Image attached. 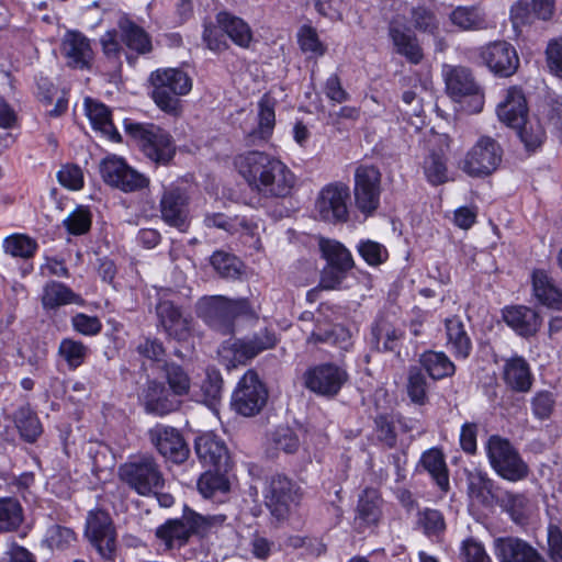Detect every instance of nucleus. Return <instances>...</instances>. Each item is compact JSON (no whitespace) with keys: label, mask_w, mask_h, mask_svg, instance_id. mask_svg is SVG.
Wrapping results in <instances>:
<instances>
[{"label":"nucleus","mask_w":562,"mask_h":562,"mask_svg":"<svg viewBox=\"0 0 562 562\" xmlns=\"http://www.w3.org/2000/svg\"><path fill=\"white\" fill-rule=\"evenodd\" d=\"M447 345L454 351H470L471 339L465 330L464 324L459 317H451L445 321Z\"/></svg>","instance_id":"8fccbe9b"},{"label":"nucleus","mask_w":562,"mask_h":562,"mask_svg":"<svg viewBox=\"0 0 562 562\" xmlns=\"http://www.w3.org/2000/svg\"><path fill=\"white\" fill-rule=\"evenodd\" d=\"M506 384L517 392H528L532 386L529 364L522 357L515 356L507 360L504 368Z\"/></svg>","instance_id":"4c0bfd02"},{"label":"nucleus","mask_w":562,"mask_h":562,"mask_svg":"<svg viewBox=\"0 0 562 562\" xmlns=\"http://www.w3.org/2000/svg\"><path fill=\"white\" fill-rule=\"evenodd\" d=\"M59 184L70 191H79L85 187L82 169L72 162L61 165L56 173Z\"/></svg>","instance_id":"052dcab7"},{"label":"nucleus","mask_w":562,"mask_h":562,"mask_svg":"<svg viewBox=\"0 0 562 562\" xmlns=\"http://www.w3.org/2000/svg\"><path fill=\"white\" fill-rule=\"evenodd\" d=\"M536 116V125H528L526 122L516 127L527 150H535L544 143V126L551 127L562 137V95L555 91H547L537 104Z\"/></svg>","instance_id":"0eeeda50"},{"label":"nucleus","mask_w":562,"mask_h":562,"mask_svg":"<svg viewBox=\"0 0 562 562\" xmlns=\"http://www.w3.org/2000/svg\"><path fill=\"white\" fill-rule=\"evenodd\" d=\"M23 518V508L16 498L0 497V532L16 530Z\"/></svg>","instance_id":"c03bdc74"},{"label":"nucleus","mask_w":562,"mask_h":562,"mask_svg":"<svg viewBox=\"0 0 562 562\" xmlns=\"http://www.w3.org/2000/svg\"><path fill=\"white\" fill-rule=\"evenodd\" d=\"M165 378L171 393L176 396L187 395L191 387V380L183 368L176 363L164 366Z\"/></svg>","instance_id":"864d4df0"},{"label":"nucleus","mask_w":562,"mask_h":562,"mask_svg":"<svg viewBox=\"0 0 562 562\" xmlns=\"http://www.w3.org/2000/svg\"><path fill=\"white\" fill-rule=\"evenodd\" d=\"M356 248L359 256L370 267H378L389 259L386 247L375 240L361 239Z\"/></svg>","instance_id":"6e6d98bb"},{"label":"nucleus","mask_w":562,"mask_h":562,"mask_svg":"<svg viewBox=\"0 0 562 562\" xmlns=\"http://www.w3.org/2000/svg\"><path fill=\"white\" fill-rule=\"evenodd\" d=\"M86 115L93 131L114 144L123 143V137L113 123L112 110L101 101L87 98L85 100Z\"/></svg>","instance_id":"bb28decb"},{"label":"nucleus","mask_w":562,"mask_h":562,"mask_svg":"<svg viewBox=\"0 0 562 562\" xmlns=\"http://www.w3.org/2000/svg\"><path fill=\"white\" fill-rule=\"evenodd\" d=\"M226 516L200 515L186 507L179 519H169L156 529V537L165 544L166 549L181 548L192 535L205 536L213 529L222 526Z\"/></svg>","instance_id":"423d86ee"},{"label":"nucleus","mask_w":562,"mask_h":562,"mask_svg":"<svg viewBox=\"0 0 562 562\" xmlns=\"http://www.w3.org/2000/svg\"><path fill=\"white\" fill-rule=\"evenodd\" d=\"M420 464L430 474L441 491L447 492L449 490L448 469L445 457L440 450L432 448L424 452Z\"/></svg>","instance_id":"58836bf2"},{"label":"nucleus","mask_w":562,"mask_h":562,"mask_svg":"<svg viewBox=\"0 0 562 562\" xmlns=\"http://www.w3.org/2000/svg\"><path fill=\"white\" fill-rule=\"evenodd\" d=\"M93 215L88 205L79 204L63 221V226L71 236H82L88 234L92 227Z\"/></svg>","instance_id":"a18cd8bd"},{"label":"nucleus","mask_w":562,"mask_h":562,"mask_svg":"<svg viewBox=\"0 0 562 562\" xmlns=\"http://www.w3.org/2000/svg\"><path fill=\"white\" fill-rule=\"evenodd\" d=\"M198 490L204 498H214L226 494L229 483L226 476L218 471H206L198 481Z\"/></svg>","instance_id":"de8ad7c7"},{"label":"nucleus","mask_w":562,"mask_h":562,"mask_svg":"<svg viewBox=\"0 0 562 562\" xmlns=\"http://www.w3.org/2000/svg\"><path fill=\"white\" fill-rule=\"evenodd\" d=\"M389 37L394 52L404 57L411 65H419L425 55L415 33L404 24H391Z\"/></svg>","instance_id":"cd10ccee"},{"label":"nucleus","mask_w":562,"mask_h":562,"mask_svg":"<svg viewBox=\"0 0 562 562\" xmlns=\"http://www.w3.org/2000/svg\"><path fill=\"white\" fill-rule=\"evenodd\" d=\"M223 379L218 369L213 366L205 368V375L200 384V396L209 406L214 405L222 395Z\"/></svg>","instance_id":"09e8293b"},{"label":"nucleus","mask_w":562,"mask_h":562,"mask_svg":"<svg viewBox=\"0 0 562 562\" xmlns=\"http://www.w3.org/2000/svg\"><path fill=\"white\" fill-rule=\"evenodd\" d=\"M412 22L414 27L423 33L435 35L439 31V21L430 8L417 5L412 9Z\"/></svg>","instance_id":"13d9d810"},{"label":"nucleus","mask_w":562,"mask_h":562,"mask_svg":"<svg viewBox=\"0 0 562 562\" xmlns=\"http://www.w3.org/2000/svg\"><path fill=\"white\" fill-rule=\"evenodd\" d=\"M151 445L166 459L181 463L189 456V448L175 427L157 424L148 430Z\"/></svg>","instance_id":"4be33fe9"},{"label":"nucleus","mask_w":562,"mask_h":562,"mask_svg":"<svg viewBox=\"0 0 562 562\" xmlns=\"http://www.w3.org/2000/svg\"><path fill=\"white\" fill-rule=\"evenodd\" d=\"M313 336L317 341L335 346L342 351H347L351 346V333L344 326H334L330 330L325 331L324 335L313 333Z\"/></svg>","instance_id":"0e129e2a"},{"label":"nucleus","mask_w":562,"mask_h":562,"mask_svg":"<svg viewBox=\"0 0 562 562\" xmlns=\"http://www.w3.org/2000/svg\"><path fill=\"white\" fill-rule=\"evenodd\" d=\"M263 497L271 515L282 520L299 505L302 493L292 480L282 474H276L267 481Z\"/></svg>","instance_id":"f8f14e48"},{"label":"nucleus","mask_w":562,"mask_h":562,"mask_svg":"<svg viewBox=\"0 0 562 562\" xmlns=\"http://www.w3.org/2000/svg\"><path fill=\"white\" fill-rule=\"evenodd\" d=\"M159 323L169 337L178 341H186L191 336L192 319L183 317L179 306L171 301H161L156 306Z\"/></svg>","instance_id":"a878e982"},{"label":"nucleus","mask_w":562,"mask_h":562,"mask_svg":"<svg viewBox=\"0 0 562 562\" xmlns=\"http://www.w3.org/2000/svg\"><path fill=\"white\" fill-rule=\"evenodd\" d=\"M484 449L491 468L502 479L518 482L528 476L527 463L508 439L492 435L486 440Z\"/></svg>","instance_id":"1a4fd4ad"},{"label":"nucleus","mask_w":562,"mask_h":562,"mask_svg":"<svg viewBox=\"0 0 562 562\" xmlns=\"http://www.w3.org/2000/svg\"><path fill=\"white\" fill-rule=\"evenodd\" d=\"M407 394L411 401L417 405H424L427 401V381L422 371L412 368L407 378Z\"/></svg>","instance_id":"e2e57ef3"},{"label":"nucleus","mask_w":562,"mask_h":562,"mask_svg":"<svg viewBox=\"0 0 562 562\" xmlns=\"http://www.w3.org/2000/svg\"><path fill=\"white\" fill-rule=\"evenodd\" d=\"M479 57L483 65L497 78L514 76L520 66L516 47L505 40L493 41L481 46Z\"/></svg>","instance_id":"2eb2a0df"},{"label":"nucleus","mask_w":562,"mask_h":562,"mask_svg":"<svg viewBox=\"0 0 562 562\" xmlns=\"http://www.w3.org/2000/svg\"><path fill=\"white\" fill-rule=\"evenodd\" d=\"M123 128L126 137L155 167H169L173 164L178 146L169 130L154 122H138L132 117L123 120Z\"/></svg>","instance_id":"7ed1b4c3"},{"label":"nucleus","mask_w":562,"mask_h":562,"mask_svg":"<svg viewBox=\"0 0 562 562\" xmlns=\"http://www.w3.org/2000/svg\"><path fill=\"white\" fill-rule=\"evenodd\" d=\"M531 284L532 293L540 305L562 311V290L544 269L532 271Z\"/></svg>","instance_id":"2f4dec72"},{"label":"nucleus","mask_w":562,"mask_h":562,"mask_svg":"<svg viewBox=\"0 0 562 562\" xmlns=\"http://www.w3.org/2000/svg\"><path fill=\"white\" fill-rule=\"evenodd\" d=\"M85 535L103 559H112L115 552V532L110 515L92 509L86 519Z\"/></svg>","instance_id":"6ab92c4d"},{"label":"nucleus","mask_w":562,"mask_h":562,"mask_svg":"<svg viewBox=\"0 0 562 562\" xmlns=\"http://www.w3.org/2000/svg\"><path fill=\"white\" fill-rule=\"evenodd\" d=\"M100 175L103 182L122 192L140 191L149 186V179L132 168L125 158L110 155L100 162Z\"/></svg>","instance_id":"9b49d317"},{"label":"nucleus","mask_w":562,"mask_h":562,"mask_svg":"<svg viewBox=\"0 0 562 562\" xmlns=\"http://www.w3.org/2000/svg\"><path fill=\"white\" fill-rule=\"evenodd\" d=\"M120 38L126 48L125 58L130 66H135L139 56L153 52L151 35L128 16L121 18L117 23Z\"/></svg>","instance_id":"aec40b11"},{"label":"nucleus","mask_w":562,"mask_h":562,"mask_svg":"<svg viewBox=\"0 0 562 562\" xmlns=\"http://www.w3.org/2000/svg\"><path fill=\"white\" fill-rule=\"evenodd\" d=\"M210 263L221 278L237 279L243 272V262L234 254L225 250H215Z\"/></svg>","instance_id":"37998d69"},{"label":"nucleus","mask_w":562,"mask_h":562,"mask_svg":"<svg viewBox=\"0 0 562 562\" xmlns=\"http://www.w3.org/2000/svg\"><path fill=\"white\" fill-rule=\"evenodd\" d=\"M68 66L75 69H90L93 50L89 38L80 31H69L63 42Z\"/></svg>","instance_id":"c756f323"},{"label":"nucleus","mask_w":562,"mask_h":562,"mask_svg":"<svg viewBox=\"0 0 562 562\" xmlns=\"http://www.w3.org/2000/svg\"><path fill=\"white\" fill-rule=\"evenodd\" d=\"M268 390L254 370H248L238 381L232 395V407L243 416L257 415L266 405Z\"/></svg>","instance_id":"ddd939ff"},{"label":"nucleus","mask_w":562,"mask_h":562,"mask_svg":"<svg viewBox=\"0 0 562 562\" xmlns=\"http://www.w3.org/2000/svg\"><path fill=\"white\" fill-rule=\"evenodd\" d=\"M72 328L85 336H95L101 333L103 325L95 315L79 312L71 317Z\"/></svg>","instance_id":"338daca9"},{"label":"nucleus","mask_w":562,"mask_h":562,"mask_svg":"<svg viewBox=\"0 0 562 562\" xmlns=\"http://www.w3.org/2000/svg\"><path fill=\"white\" fill-rule=\"evenodd\" d=\"M554 8V0H518L510 8V20L515 27L530 26L537 20H551Z\"/></svg>","instance_id":"393cba45"},{"label":"nucleus","mask_w":562,"mask_h":562,"mask_svg":"<svg viewBox=\"0 0 562 562\" xmlns=\"http://www.w3.org/2000/svg\"><path fill=\"white\" fill-rule=\"evenodd\" d=\"M235 165L252 192L266 200H282L292 195L296 176L278 156L262 150L239 155Z\"/></svg>","instance_id":"f03ea898"},{"label":"nucleus","mask_w":562,"mask_h":562,"mask_svg":"<svg viewBox=\"0 0 562 562\" xmlns=\"http://www.w3.org/2000/svg\"><path fill=\"white\" fill-rule=\"evenodd\" d=\"M404 338V331L396 328L384 315L374 318L366 335L370 351H395L402 346Z\"/></svg>","instance_id":"b1692460"},{"label":"nucleus","mask_w":562,"mask_h":562,"mask_svg":"<svg viewBox=\"0 0 562 562\" xmlns=\"http://www.w3.org/2000/svg\"><path fill=\"white\" fill-rule=\"evenodd\" d=\"M304 386L311 392L333 397L339 393L348 380L347 371L334 363L312 366L302 375Z\"/></svg>","instance_id":"dca6fc26"},{"label":"nucleus","mask_w":562,"mask_h":562,"mask_svg":"<svg viewBox=\"0 0 562 562\" xmlns=\"http://www.w3.org/2000/svg\"><path fill=\"white\" fill-rule=\"evenodd\" d=\"M254 31L243 18L227 10L215 14V22L205 23L202 41L212 53L220 55L231 48V44L248 49L254 42Z\"/></svg>","instance_id":"20e7f679"},{"label":"nucleus","mask_w":562,"mask_h":562,"mask_svg":"<svg viewBox=\"0 0 562 562\" xmlns=\"http://www.w3.org/2000/svg\"><path fill=\"white\" fill-rule=\"evenodd\" d=\"M272 443L277 450L285 453H293L300 447V439L296 432L290 427H279L272 434Z\"/></svg>","instance_id":"69168bd1"},{"label":"nucleus","mask_w":562,"mask_h":562,"mask_svg":"<svg viewBox=\"0 0 562 562\" xmlns=\"http://www.w3.org/2000/svg\"><path fill=\"white\" fill-rule=\"evenodd\" d=\"M502 317L508 327L522 337L533 336L540 325V315L525 305H507L502 308Z\"/></svg>","instance_id":"c85d7f7f"},{"label":"nucleus","mask_w":562,"mask_h":562,"mask_svg":"<svg viewBox=\"0 0 562 562\" xmlns=\"http://www.w3.org/2000/svg\"><path fill=\"white\" fill-rule=\"evenodd\" d=\"M355 201L363 214H372L380 205L381 172L373 165H360L355 171Z\"/></svg>","instance_id":"f3484780"},{"label":"nucleus","mask_w":562,"mask_h":562,"mask_svg":"<svg viewBox=\"0 0 562 562\" xmlns=\"http://www.w3.org/2000/svg\"><path fill=\"white\" fill-rule=\"evenodd\" d=\"M46 540L52 549L61 550L76 540V535L70 528L55 525L47 530Z\"/></svg>","instance_id":"774afa93"},{"label":"nucleus","mask_w":562,"mask_h":562,"mask_svg":"<svg viewBox=\"0 0 562 562\" xmlns=\"http://www.w3.org/2000/svg\"><path fill=\"white\" fill-rule=\"evenodd\" d=\"M321 258L325 266L338 267L351 271L355 268V260L351 251L340 241L326 237L318 240Z\"/></svg>","instance_id":"c9c22d12"},{"label":"nucleus","mask_w":562,"mask_h":562,"mask_svg":"<svg viewBox=\"0 0 562 562\" xmlns=\"http://www.w3.org/2000/svg\"><path fill=\"white\" fill-rule=\"evenodd\" d=\"M81 296L72 291L67 284L50 280L43 288L41 303L44 310H56L60 306L78 303Z\"/></svg>","instance_id":"e433bc0d"},{"label":"nucleus","mask_w":562,"mask_h":562,"mask_svg":"<svg viewBox=\"0 0 562 562\" xmlns=\"http://www.w3.org/2000/svg\"><path fill=\"white\" fill-rule=\"evenodd\" d=\"M251 314L252 307L246 297L213 295L202 297L196 304L198 317L215 333L229 337L217 351H265L276 347L278 336L272 327H260L248 338H234L236 319Z\"/></svg>","instance_id":"f257e3e1"},{"label":"nucleus","mask_w":562,"mask_h":562,"mask_svg":"<svg viewBox=\"0 0 562 562\" xmlns=\"http://www.w3.org/2000/svg\"><path fill=\"white\" fill-rule=\"evenodd\" d=\"M276 106L277 100L269 92L261 95L257 103V126L250 133L254 138L268 142L272 137L276 127Z\"/></svg>","instance_id":"f704fd0d"},{"label":"nucleus","mask_w":562,"mask_h":562,"mask_svg":"<svg viewBox=\"0 0 562 562\" xmlns=\"http://www.w3.org/2000/svg\"><path fill=\"white\" fill-rule=\"evenodd\" d=\"M503 155V147L495 138L482 135L459 160L458 167L471 178L484 179L498 169Z\"/></svg>","instance_id":"6e6552de"},{"label":"nucleus","mask_w":562,"mask_h":562,"mask_svg":"<svg viewBox=\"0 0 562 562\" xmlns=\"http://www.w3.org/2000/svg\"><path fill=\"white\" fill-rule=\"evenodd\" d=\"M418 525L428 538L437 539L446 529L442 514L439 510L429 508L418 514Z\"/></svg>","instance_id":"bf43d9fd"},{"label":"nucleus","mask_w":562,"mask_h":562,"mask_svg":"<svg viewBox=\"0 0 562 562\" xmlns=\"http://www.w3.org/2000/svg\"><path fill=\"white\" fill-rule=\"evenodd\" d=\"M145 409L159 416L169 414L177 408V402L170 396V392L164 384L150 381L142 393Z\"/></svg>","instance_id":"72a5a7b5"},{"label":"nucleus","mask_w":562,"mask_h":562,"mask_svg":"<svg viewBox=\"0 0 562 562\" xmlns=\"http://www.w3.org/2000/svg\"><path fill=\"white\" fill-rule=\"evenodd\" d=\"M382 499L375 488H366L359 496L357 518L363 524L375 525L381 517Z\"/></svg>","instance_id":"a19ab883"},{"label":"nucleus","mask_w":562,"mask_h":562,"mask_svg":"<svg viewBox=\"0 0 562 562\" xmlns=\"http://www.w3.org/2000/svg\"><path fill=\"white\" fill-rule=\"evenodd\" d=\"M493 481L481 471L468 474V495L472 505H485L493 498Z\"/></svg>","instance_id":"79ce46f5"},{"label":"nucleus","mask_w":562,"mask_h":562,"mask_svg":"<svg viewBox=\"0 0 562 562\" xmlns=\"http://www.w3.org/2000/svg\"><path fill=\"white\" fill-rule=\"evenodd\" d=\"M297 44L303 53H311L316 57L324 56L327 47L321 41L317 31L310 24H303L297 31Z\"/></svg>","instance_id":"5fc2aeb1"},{"label":"nucleus","mask_w":562,"mask_h":562,"mask_svg":"<svg viewBox=\"0 0 562 562\" xmlns=\"http://www.w3.org/2000/svg\"><path fill=\"white\" fill-rule=\"evenodd\" d=\"M423 170L427 182L434 187L443 184L449 180L447 159L441 153L431 151L424 159Z\"/></svg>","instance_id":"49530a36"},{"label":"nucleus","mask_w":562,"mask_h":562,"mask_svg":"<svg viewBox=\"0 0 562 562\" xmlns=\"http://www.w3.org/2000/svg\"><path fill=\"white\" fill-rule=\"evenodd\" d=\"M195 452L204 465L220 469L227 460L225 443L213 432H205L195 439Z\"/></svg>","instance_id":"473e14b6"},{"label":"nucleus","mask_w":562,"mask_h":562,"mask_svg":"<svg viewBox=\"0 0 562 562\" xmlns=\"http://www.w3.org/2000/svg\"><path fill=\"white\" fill-rule=\"evenodd\" d=\"M119 476L142 496L157 493L165 483L159 465L150 456H140L125 462L119 468Z\"/></svg>","instance_id":"9d476101"},{"label":"nucleus","mask_w":562,"mask_h":562,"mask_svg":"<svg viewBox=\"0 0 562 562\" xmlns=\"http://www.w3.org/2000/svg\"><path fill=\"white\" fill-rule=\"evenodd\" d=\"M14 422L20 435L29 442L35 441L42 432L37 416L27 406L18 409Z\"/></svg>","instance_id":"603ef678"},{"label":"nucleus","mask_w":562,"mask_h":562,"mask_svg":"<svg viewBox=\"0 0 562 562\" xmlns=\"http://www.w3.org/2000/svg\"><path fill=\"white\" fill-rule=\"evenodd\" d=\"M529 106L524 89L510 86L505 90L504 99L496 108L498 120L508 127L516 128L528 120Z\"/></svg>","instance_id":"5701e85b"},{"label":"nucleus","mask_w":562,"mask_h":562,"mask_svg":"<svg viewBox=\"0 0 562 562\" xmlns=\"http://www.w3.org/2000/svg\"><path fill=\"white\" fill-rule=\"evenodd\" d=\"M190 198L187 191L180 187L166 189L159 201L161 220L170 227L181 233L190 227Z\"/></svg>","instance_id":"a211bd4d"},{"label":"nucleus","mask_w":562,"mask_h":562,"mask_svg":"<svg viewBox=\"0 0 562 562\" xmlns=\"http://www.w3.org/2000/svg\"><path fill=\"white\" fill-rule=\"evenodd\" d=\"M494 549L501 562H546L532 547L519 539L498 538Z\"/></svg>","instance_id":"7c9ffc66"},{"label":"nucleus","mask_w":562,"mask_h":562,"mask_svg":"<svg viewBox=\"0 0 562 562\" xmlns=\"http://www.w3.org/2000/svg\"><path fill=\"white\" fill-rule=\"evenodd\" d=\"M420 362L434 380H440L454 373L456 367L446 353H422Z\"/></svg>","instance_id":"3c124183"},{"label":"nucleus","mask_w":562,"mask_h":562,"mask_svg":"<svg viewBox=\"0 0 562 562\" xmlns=\"http://www.w3.org/2000/svg\"><path fill=\"white\" fill-rule=\"evenodd\" d=\"M445 81L447 93L453 100L461 101L465 97H471L473 112L482 111L484 104L483 93L469 68L463 66L451 67L446 74Z\"/></svg>","instance_id":"412c9836"},{"label":"nucleus","mask_w":562,"mask_h":562,"mask_svg":"<svg viewBox=\"0 0 562 562\" xmlns=\"http://www.w3.org/2000/svg\"><path fill=\"white\" fill-rule=\"evenodd\" d=\"M450 20L454 25L464 31L480 30L484 24V18L477 9L472 7H457L452 10Z\"/></svg>","instance_id":"4d7b16f0"},{"label":"nucleus","mask_w":562,"mask_h":562,"mask_svg":"<svg viewBox=\"0 0 562 562\" xmlns=\"http://www.w3.org/2000/svg\"><path fill=\"white\" fill-rule=\"evenodd\" d=\"M150 97L157 108L171 116L182 113L180 97L192 90V78L181 68H159L149 76Z\"/></svg>","instance_id":"39448f33"},{"label":"nucleus","mask_w":562,"mask_h":562,"mask_svg":"<svg viewBox=\"0 0 562 562\" xmlns=\"http://www.w3.org/2000/svg\"><path fill=\"white\" fill-rule=\"evenodd\" d=\"M349 187L342 182L336 181L324 186L315 201V211L319 220L334 225L346 223L349 220Z\"/></svg>","instance_id":"4468645a"},{"label":"nucleus","mask_w":562,"mask_h":562,"mask_svg":"<svg viewBox=\"0 0 562 562\" xmlns=\"http://www.w3.org/2000/svg\"><path fill=\"white\" fill-rule=\"evenodd\" d=\"M2 246L5 254L25 260L34 258L40 248L35 238L22 233H14L5 237Z\"/></svg>","instance_id":"ea45409f"},{"label":"nucleus","mask_w":562,"mask_h":562,"mask_svg":"<svg viewBox=\"0 0 562 562\" xmlns=\"http://www.w3.org/2000/svg\"><path fill=\"white\" fill-rule=\"evenodd\" d=\"M350 271L338 267L325 266L319 272L318 288L325 291H338L344 288Z\"/></svg>","instance_id":"680f3d73"}]
</instances>
